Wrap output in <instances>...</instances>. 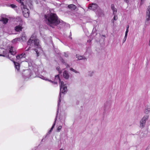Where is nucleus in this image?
<instances>
[{"label":"nucleus","mask_w":150,"mask_h":150,"mask_svg":"<svg viewBox=\"0 0 150 150\" xmlns=\"http://www.w3.org/2000/svg\"><path fill=\"white\" fill-rule=\"evenodd\" d=\"M26 56V54L25 53H23L16 56V58L17 59H20L23 58H25Z\"/></svg>","instance_id":"f8f14e48"},{"label":"nucleus","mask_w":150,"mask_h":150,"mask_svg":"<svg viewBox=\"0 0 150 150\" xmlns=\"http://www.w3.org/2000/svg\"><path fill=\"white\" fill-rule=\"evenodd\" d=\"M150 111V106H147L145 108V113L146 114H147Z\"/></svg>","instance_id":"412c9836"},{"label":"nucleus","mask_w":150,"mask_h":150,"mask_svg":"<svg viewBox=\"0 0 150 150\" xmlns=\"http://www.w3.org/2000/svg\"><path fill=\"white\" fill-rule=\"evenodd\" d=\"M59 67H57V68H56L57 70L58 71H59Z\"/></svg>","instance_id":"473e14b6"},{"label":"nucleus","mask_w":150,"mask_h":150,"mask_svg":"<svg viewBox=\"0 0 150 150\" xmlns=\"http://www.w3.org/2000/svg\"><path fill=\"white\" fill-rule=\"evenodd\" d=\"M63 75L64 77L66 79H68L69 77V75L68 73V72L66 71H64L63 73Z\"/></svg>","instance_id":"dca6fc26"},{"label":"nucleus","mask_w":150,"mask_h":150,"mask_svg":"<svg viewBox=\"0 0 150 150\" xmlns=\"http://www.w3.org/2000/svg\"><path fill=\"white\" fill-rule=\"evenodd\" d=\"M87 51L86 52V53H85V55L87 54Z\"/></svg>","instance_id":"58836bf2"},{"label":"nucleus","mask_w":150,"mask_h":150,"mask_svg":"<svg viewBox=\"0 0 150 150\" xmlns=\"http://www.w3.org/2000/svg\"><path fill=\"white\" fill-rule=\"evenodd\" d=\"M149 45L150 46V41H149Z\"/></svg>","instance_id":"ea45409f"},{"label":"nucleus","mask_w":150,"mask_h":150,"mask_svg":"<svg viewBox=\"0 0 150 150\" xmlns=\"http://www.w3.org/2000/svg\"><path fill=\"white\" fill-rule=\"evenodd\" d=\"M28 45H29L28 48L26 49V51H28L30 48L34 50L37 57L39 56L41 53H42V50L40 45V44L39 40L36 38L35 36L32 35L30 39L27 42Z\"/></svg>","instance_id":"f257e3e1"},{"label":"nucleus","mask_w":150,"mask_h":150,"mask_svg":"<svg viewBox=\"0 0 150 150\" xmlns=\"http://www.w3.org/2000/svg\"><path fill=\"white\" fill-rule=\"evenodd\" d=\"M25 73H27V74H26L25 75H23V76H24V77L25 78V79L27 78H29L30 77V70H25Z\"/></svg>","instance_id":"4468645a"},{"label":"nucleus","mask_w":150,"mask_h":150,"mask_svg":"<svg viewBox=\"0 0 150 150\" xmlns=\"http://www.w3.org/2000/svg\"><path fill=\"white\" fill-rule=\"evenodd\" d=\"M124 1L127 3V4H128L129 2V0H124Z\"/></svg>","instance_id":"c85d7f7f"},{"label":"nucleus","mask_w":150,"mask_h":150,"mask_svg":"<svg viewBox=\"0 0 150 150\" xmlns=\"http://www.w3.org/2000/svg\"><path fill=\"white\" fill-rule=\"evenodd\" d=\"M41 79L45 80V81H48L51 82L53 84H57V81L59 82L60 84V92H62V93H64L66 92L67 91V87L65 84H64V83L62 81H61L59 76L57 75L55 76V79L54 81H52L44 77L43 76H41L40 77Z\"/></svg>","instance_id":"7ed1b4c3"},{"label":"nucleus","mask_w":150,"mask_h":150,"mask_svg":"<svg viewBox=\"0 0 150 150\" xmlns=\"http://www.w3.org/2000/svg\"><path fill=\"white\" fill-rule=\"evenodd\" d=\"M45 20L47 24L52 28L61 23L56 14L51 13L45 15Z\"/></svg>","instance_id":"f03ea898"},{"label":"nucleus","mask_w":150,"mask_h":150,"mask_svg":"<svg viewBox=\"0 0 150 150\" xmlns=\"http://www.w3.org/2000/svg\"><path fill=\"white\" fill-rule=\"evenodd\" d=\"M129 25H127V29H129Z\"/></svg>","instance_id":"72a5a7b5"},{"label":"nucleus","mask_w":150,"mask_h":150,"mask_svg":"<svg viewBox=\"0 0 150 150\" xmlns=\"http://www.w3.org/2000/svg\"><path fill=\"white\" fill-rule=\"evenodd\" d=\"M145 1V0H141L140 3L141 4H143L144 1Z\"/></svg>","instance_id":"7c9ffc66"},{"label":"nucleus","mask_w":150,"mask_h":150,"mask_svg":"<svg viewBox=\"0 0 150 150\" xmlns=\"http://www.w3.org/2000/svg\"><path fill=\"white\" fill-rule=\"evenodd\" d=\"M65 57H68V55H66H66H65Z\"/></svg>","instance_id":"e433bc0d"},{"label":"nucleus","mask_w":150,"mask_h":150,"mask_svg":"<svg viewBox=\"0 0 150 150\" xmlns=\"http://www.w3.org/2000/svg\"><path fill=\"white\" fill-rule=\"evenodd\" d=\"M88 8L94 11L96 14L101 16L103 13V10L96 3H92L89 4Z\"/></svg>","instance_id":"20e7f679"},{"label":"nucleus","mask_w":150,"mask_h":150,"mask_svg":"<svg viewBox=\"0 0 150 150\" xmlns=\"http://www.w3.org/2000/svg\"><path fill=\"white\" fill-rule=\"evenodd\" d=\"M145 22L147 23H150V12L149 11H146Z\"/></svg>","instance_id":"1a4fd4ad"},{"label":"nucleus","mask_w":150,"mask_h":150,"mask_svg":"<svg viewBox=\"0 0 150 150\" xmlns=\"http://www.w3.org/2000/svg\"><path fill=\"white\" fill-rule=\"evenodd\" d=\"M87 1H89V0H87Z\"/></svg>","instance_id":"79ce46f5"},{"label":"nucleus","mask_w":150,"mask_h":150,"mask_svg":"<svg viewBox=\"0 0 150 150\" xmlns=\"http://www.w3.org/2000/svg\"><path fill=\"white\" fill-rule=\"evenodd\" d=\"M59 119H60V117L59 116Z\"/></svg>","instance_id":"37998d69"},{"label":"nucleus","mask_w":150,"mask_h":150,"mask_svg":"<svg viewBox=\"0 0 150 150\" xmlns=\"http://www.w3.org/2000/svg\"><path fill=\"white\" fill-rule=\"evenodd\" d=\"M111 9L113 11V15H115V14H116L117 11V8L115 7L114 4H111Z\"/></svg>","instance_id":"ddd939ff"},{"label":"nucleus","mask_w":150,"mask_h":150,"mask_svg":"<svg viewBox=\"0 0 150 150\" xmlns=\"http://www.w3.org/2000/svg\"><path fill=\"white\" fill-rule=\"evenodd\" d=\"M91 41V40H88L87 42H90Z\"/></svg>","instance_id":"f704fd0d"},{"label":"nucleus","mask_w":150,"mask_h":150,"mask_svg":"<svg viewBox=\"0 0 150 150\" xmlns=\"http://www.w3.org/2000/svg\"><path fill=\"white\" fill-rule=\"evenodd\" d=\"M68 66V65L67 64V66Z\"/></svg>","instance_id":"a19ab883"},{"label":"nucleus","mask_w":150,"mask_h":150,"mask_svg":"<svg viewBox=\"0 0 150 150\" xmlns=\"http://www.w3.org/2000/svg\"><path fill=\"white\" fill-rule=\"evenodd\" d=\"M8 19L6 18H2L1 21L4 24H6L8 22Z\"/></svg>","instance_id":"4be33fe9"},{"label":"nucleus","mask_w":150,"mask_h":150,"mask_svg":"<svg viewBox=\"0 0 150 150\" xmlns=\"http://www.w3.org/2000/svg\"><path fill=\"white\" fill-rule=\"evenodd\" d=\"M68 7L71 10H75L76 8V6L73 4L69 5L68 6Z\"/></svg>","instance_id":"f3484780"},{"label":"nucleus","mask_w":150,"mask_h":150,"mask_svg":"<svg viewBox=\"0 0 150 150\" xmlns=\"http://www.w3.org/2000/svg\"><path fill=\"white\" fill-rule=\"evenodd\" d=\"M76 58H77L79 60H81L86 59L84 56L79 55V54H76Z\"/></svg>","instance_id":"a211bd4d"},{"label":"nucleus","mask_w":150,"mask_h":150,"mask_svg":"<svg viewBox=\"0 0 150 150\" xmlns=\"http://www.w3.org/2000/svg\"><path fill=\"white\" fill-rule=\"evenodd\" d=\"M27 5L30 6L31 5V4L30 3V5L27 3L26 5H24V3H22L21 5V8L23 12V14L24 16L26 18H28L29 16V9L27 8Z\"/></svg>","instance_id":"39448f33"},{"label":"nucleus","mask_w":150,"mask_h":150,"mask_svg":"<svg viewBox=\"0 0 150 150\" xmlns=\"http://www.w3.org/2000/svg\"><path fill=\"white\" fill-rule=\"evenodd\" d=\"M70 70L71 71L75 73H78V72L77 71H76V70L75 69H74L72 68H70Z\"/></svg>","instance_id":"b1692460"},{"label":"nucleus","mask_w":150,"mask_h":150,"mask_svg":"<svg viewBox=\"0 0 150 150\" xmlns=\"http://www.w3.org/2000/svg\"><path fill=\"white\" fill-rule=\"evenodd\" d=\"M20 41H24L26 40V37L24 33H22L21 35V38H19Z\"/></svg>","instance_id":"9d476101"},{"label":"nucleus","mask_w":150,"mask_h":150,"mask_svg":"<svg viewBox=\"0 0 150 150\" xmlns=\"http://www.w3.org/2000/svg\"><path fill=\"white\" fill-rule=\"evenodd\" d=\"M149 116L148 115H145L141 120L140 122V127H144L146 120L148 119Z\"/></svg>","instance_id":"6e6552de"},{"label":"nucleus","mask_w":150,"mask_h":150,"mask_svg":"<svg viewBox=\"0 0 150 150\" xmlns=\"http://www.w3.org/2000/svg\"><path fill=\"white\" fill-rule=\"evenodd\" d=\"M9 52L8 53V52L6 50L3 51V55L0 54V56H3L4 57H8L10 58V59L11 60H12V59H13L12 58L11 59V58H10L9 55L8 54H9V53H10L13 56L14 55L16 54V50L13 47L11 46L9 47Z\"/></svg>","instance_id":"423d86ee"},{"label":"nucleus","mask_w":150,"mask_h":150,"mask_svg":"<svg viewBox=\"0 0 150 150\" xmlns=\"http://www.w3.org/2000/svg\"><path fill=\"white\" fill-rule=\"evenodd\" d=\"M146 11H149L150 12V5L148 6Z\"/></svg>","instance_id":"c756f323"},{"label":"nucleus","mask_w":150,"mask_h":150,"mask_svg":"<svg viewBox=\"0 0 150 150\" xmlns=\"http://www.w3.org/2000/svg\"><path fill=\"white\" fill-rule=\"evenodd\" d=\"M13 62L16 69V70L17 71H19L20 68V64L19 63L14 62Z\"/></svg>","instance_id":"2eb2a0df"},{"label":"nucleus","mask_w":150,"mask_h":150,"mask_svg":"<svg viewBox=\"0 0 150 150\" xmlns=\"http://www.w3.org/2000/svg\"><path fill=\"white\" fill-rule=\"evenodd\" d=\"M128 32H125V36L127 37V35Z\"/></svg>","instance_id":"2f4dec72"},{"label":"nucleus","mask_w":150,"mask_h":150,"mask_svg":"<svg viewBox=\"0 0 150 150\" xmlns=\"http://www.w3.org/2000/svg\"><path fill=\"white\" fill-rule=\"evenodd\" d=\"M17 1L21 3V4L22 3H24L23 2H22V0H16Z\"/></svg>","instance_id":"bb28decb"},{"label":"nucleus","mask_w":150,"mask_h":150,"mask_svg":"<svg viewBox=\"0 0 150 150\" xmlns=\"http://www.w3.org/2000/svg\"><path fill=\"white\" fill-rule=\"evenodd\" d=\"M60 150H64V149H60Z\"/></svg>","instance_id":"4c0bfd02"},{"label":"nucleus","mask_w":150,"mask_h":150,"mask_svg":"<svg viewBox=\"0 0 150 150\" xmlns=\"http://www.w3.org/2000/svg\"><path fill=\"white\" fill-rule=\"evenodd\" d=\"M114 16L113 17V19L111 21L113 23V24H114V21H116L118 19V16L117 15H116V14H115V15H113Z\"/></svg>","instance_id":"aec40b11"},{"label":"nucleus","mask_w":150,"mask_h":150,"mask_svg":"<svg viewBox=\"0 0 150 150\" xmlns=\"http://www.w3.org/2000/svg\"><path fill=\"white\" fill-rule=\"evenodd\" d=\"M19 38H17L13 39L12 41V42L13 44H16L18 41H20Z\"/></svg>","instance_id":"6ab92c4d"},{"label":"nucleus","mask_w":150,"mask_h":150,"mask_svg":"<svg viewBox=\"0 0 150 150\" xmlns=\"http://www.w3.org/2000/svg\"><path fill=\"white\" fill-rule=\"evenodd\" d=\"M93 73V71H90L88 72V75L90 76H91L92 75Z\"/></svg>","instance_id":"393cba45"},{"label":"nucleus","mask_w":150,"mask_h":150,"mask_svg":"<svg viewBox=\"0 0 150 150\" xmlns=\"http://www.w3.org/2000/svg\"><path fill=\"white\" fill-rule=\"evenodd\" d=\"M23 28V27H22V26L19 25L16 26L15 27V30L17 32H20L22 31Z\"/></svg>","instance_id":"9b49d317"},{"label":"nucleus","mask_w":150,"mask_h":150,"mask_svg":"<svg viewBox=\"0 0 150 150\" xmlns=\"http://www.w3.org/2000/svg\"><path fill=\"white\" fill-rule=\"evenodd\" d=\"M62 126H61V125L59 126L57 129V131L58 132H59L60 131V130H61V129H62Z\"/></svg>","instance_id":"5701e85b"},{"label":"nucleus","mask_w":150,"mask_h":150,"mask_svg":"<svg viewBox=\"0 0 150 150\" xmlns=\"http://www.w3.org/2000/svg\"><path fill=\"white\" fill-rule=\"evenodd\" d=\"M128 31H129L128 29H126V31L128 32Z\"/></svg>","instance_id":"c9c22d12"},{"label":"nucleus","mask_w":150,"mask_h":150,"mask_svg":"<svg viewBox=\"0 0 150 150\" xmlns=\"http://www.w3.org/2000/svg\"><path fill=\"white\" fill-rule=\"evenodd\" d=\"M10 6L13 8H15L16 6L15 5L13 4L10 5Z\"/></svg>","instance_id":"a878e982"},{"label":"nucleus","mask_w":150,"mask_h":150,"mask_svg":"<svg viewBox=\"0 0 150 150\" xmlns=\"http://www.w3.org/2000/svg\"><path fill=\"white\" fill-rule=\"evenodd\" d=\"M127 37H126V36H125L124 38L123 41V43H124L125 42V41L126 40V39H127Z\"/></svg>","instance_id":"cd10ccee"},{"label":"nucleus","mask_w":150,"mask_h":150,"mask_svg":"<svg viewBox=\"0 0 150 150\" xmlns=\"http://www.w3.org/2000/svg\"><path fill=\"white\" fill-rule=\"evenodd\" d=\"M61 93H59V100H58V108H57V114H56V117H55V120H54V124H53V125L52 126V127L50 130L49 132V134L51 132H52V130L53 129V128L54 127V126L55 125V124L56 121V120H57V115L58 114V111H59V105L60 104V102L61 101Z\"/></svg>","instance_id":"0eeeda50"}]
</instances>
